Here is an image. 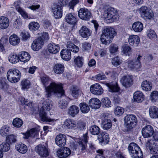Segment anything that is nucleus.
<instances>
[{"mask_svg":"<svg viewBox=\"0 0 158 158\" xmlns=\"http://www.w3.org/2000/svg\"><path fill=\"white\" fill-rule=\"evenodd\" d=\"M45 97L49 98L52 95V93L58 96V97L62 96L64 92L62 85L61 84L56 83L54 82H52L50 84L45 87Z\"/></svg>","mask_w":158,"mask_h":158,"instance_id":"1","label":"nucleus"},{"mask_svg":"<svg viewBox=\"0 0 158 158\" xmlns=\"http://www.w3.org/2000/svg\"><path fill=\"white\" fill-rule=\"evenodd\" d=\"M116 34V32L114 28L109 27H104L101 36V42L103 44H108L112 42Z\"/></svg>","mask_w":158,"mask_h":158,"instance_id":"2","label":"nucleus"},{"mask_svg":"<svg viewBox=\"0 0 158 158\" xmlns=\"http://www.w3.org/2000/svg\"><path fill=\"white\" fill-rule=\"evenodd\" d=\"M128 150L132 158H143L142 151L138 145L134 143H131L128 146Z\"/></svg>","mask_w":158,"mask_h":158,"instance_id":"3","label":"nucleus"},{"mask_svg":"<svg viewBox=\"0 0 158 158\" xmlns=\"http://www.w3.org/2000/svg\"><path fill=\"white\" fill-rule=\"evenodd\" d=\"M103 17L110 22L116 21L118 18V12L116 9L113 8H108L104 11L103 14Z\"/></svg>","mask_w":158,"mask_h":158,"instance_id":"4","label":"nucleus"},{"mask_svg":"<svg viewBox=\"0 0 158 158\" xmlns=\"http://www.w3.org/2000/svg\"><path fill=\"white\" fill-rule=\"evenodd\" d=\"M21 75L20 71L16 69H10L7 73V77L9 81L15 83L20 80Z\"/></svg>","mask_w":158,"mask_h":158,"instance_id":"5","label":"nucleus"},{"mask_svg":"<svg viewBox=\"0 0 158 158\" xmlns=\"http://www.w3.org/2000/svg\"><path fill=\"white\" fill-rule=\"evenodd\" d=\"M125 127L128 130H131L134 127L137 123L136 117L133 114L127 115L124 118Z\"/></svg>","mask_w":158,"mask_h":158,"instance_id":"6","label":"nucleus"},{"mask_svg":"<svg viewBox=\"0 0 158 158\" xmlns=\"http://www.w3.org/2000/svg\"><path fill=\"white\" fill-rule=\"evenodd\" d=\"M139 11L141 17L145 19H151L154 16L152 10L145 6H141Z\"/></svg>","mask_w":158,"mask_h":158,"instance_id":"7","label":"nucleus"},{"mask_svg":"<svg viewBox=\"0 0 158 158\" xmlns=\"http://www.w3.org/2000/svg\"><path fill=\"white\" fill-rule=\"evenodd\" d=\"M35 151L37 153L41 156L46 157L49 155V150L47 145L45 144H39L35 148Z\"/></svg>","mask_w":158,"mask_h":158,"instance_id":"8","label":"nucleus"},{"mask_svg":"<svg viewBox=\"0 0 158 158\" xmlns=\"http://www.w3.org/2000/svg\"><path fill=\"white\" fill-rule=\"evenodd\" d=\"M40 131V127H38L33 128L30 130L27 131L25 133H22V134L23 135V138L28 139L30 137L34 138L37 137Z\"/></svg>","mask_w":158,"mask_h":158,"instance_id":"9","label":"nucleus"},{"mask_svg":"<svg viewBox=\"0 0 158 158\" xmlns=\"http://www.w3.org/2000/svg\"><path fill=\"white\" fill-rule=\"evenodd\" d=\"M78 15L80 19L85 20H88L91 17L90 12L87 9H80L78 12Z\"/></svg>","mask_w":158,"mask_h":158,"instance_id":"10","label":"nucleus"},{"mask_svg":"<svg viewBox=\"0 0 158 158\" xmlns=\"http://www.w3.org/2000/svg\"><path fill=\"white\" fill-rule=\"evenodd\" d=\"M90 90L93 94L97 95H101L103 92V88L98 83H96L91 85Z\"/></svg>","mask_w":158,"mask_h":158,"instance_id":"11","label":"nucleus"},{"mask_svg":"<svg viewBox=\"0 0 158 158\" xmlns=\"http://www.w3.org/2000/svg\"><path fill=\"white\" fill-rule=\"evenodd\" d=\"M62 8L55 4L52 7V11L54 18L56 19L61 18L62 16Z\"/></svg>","mask_w":158,"mask_h":158,"instance_id":"12","label":"nucleus"},{"mask_svg":"<svg viewBox=\"0 0 158 158\" xmlns=\"http://www.w3.org/2000/svg\"><path fill=\"white\" fill-rule=\"evenodd\" d=\"M88 137L86 134L83 135V138L78 142V148L81 152H85L87 151V143L88 141Z\"/></svg>","mask_w":158,"mask_h":158,"instance_id":"13","label":"nucleus"},{"mask_svg":"<svg viewBox=\"0 0 158 158\" xmlns=\"http://www.w3.org/2000/svg\"><path fill=\"white\" fill-rule=\"evenodd\" d=\"M154 133L153 127L150 125L143 127L142 130V133L144 138H148L152 136Z\"/></svg>","mask_w":158,"mask_h":158,"instance_id":"14","label":"nucleus"},{"mask_svg":"<svg viewBox=\"0 0 158 158\" xmlns=\"http://www.w3.org/2000/svg\"><path fill=\"white\" fill-rule=\"evenodd\" d=\"M146 147L149 149L152 154L156 153L158 152L157 146L153 139L148 140L146 143Z\"/></svg>","mask_w":158,"mask_h":158,"instance_id":"15","label":"nucleus"},{"mask_svg":"<svg viewBox=\"0 0 158 158\" xmlns=\"http://www.w3.org/2000/svg\"><path fill=\"white\" fill-rule=\"evenodd\" d=\"M57 156L60 158H65L69 156L71 154V151L67 147H64L57 151Z\"/></svg>","mask_w":158,"mask_h":158,"instance_id":"16","label":"nucleus"},{"mask_svg":"<svg viewBox=\"0 0 158 158\" xmlns=\"http://www.w3.org/2000/svg\"><path fill=\"white\" fill-rule=\"evenodd\" d=\"M40 38H38L34 40L31 44V48L35 51H37L42 48L44 42Z\"/></svg>","mask_w":158,"mask_h":158,"instance_id":"17","label":"nucleus"},{"mask_svg":"<svg viewBox=\"0 0 158 158\" xmlns=\"http://www.w3.org/2000/svg\"><path fill=\"white\" fill-rule=\"evenodd\" d=\"M66 142V137L64 134H60L57 135L55 139V143L59 146H64Z\"/></svg>","mask_w":158,"mask_h":158,"instance_id":"18","label":"nucleus"},{"mask_svg":"<svg viewBox=\"0 0 158 158\" xmlns=\"http://www.w3.org/2000/svg\"><path fill=\"white\" fill-rule=\"evenodd\" d=\"M128 39L129 44L132 46L137 47L140 42L139 37L136 35L129 36Z\"/></svg>","mask_w":158,"mask_h":158,"instance_id":"19","label":"nucleus"},{"mask_svg":"<svg viewBox=\"0 0 158 158\" xmlns=\"http://www.w3.org/2000/svg\"><path fill=\"white\" fill-rule=\"evenodd\" d=\"M98 139L101 143H103L104 144H105L108 143L109 141V137L107 133L103 132L99 134L98 137Z\"/></svg>","mask_w":158,"mask_h":158,"instance_id":"20","label":"nucleus"},{"mask_svg":"<svg viewBox=\"0 0 158 158\" xmlns=\"http://www.w3.org/2000/svg\"><path fill=\"white\" fill-rule=\"evenodd\" d=\"M122 84L125 87H129L132 85V77L129 75L123 76L120 80Z\"/></svg>","mask_w":158,"mask_h":158,"instance_id":"21","label":"nucleus"},{"mask_svg":"<svg viewBox=\"0 0 158 158\" xmlns=\"http://www.w3.org/2000/svg\"><path fill=\"white\" fill-rule=\"evenodd\" d=\"M91 31L86 26H83L79 31V35L83 38H86L90 36Z\"/></svg>","mask_w":158,"mask_h":158,"instance_id":"22","label":"nucleus"},{"mask_svg":"<svg viewBox=\"0 0 158 158\" xmlns=\"http://www.w3.org/2000/svg\"><path fill=\"white\" fill-rule=\"evenodd\" d=\"M9 20L6 17L2 16L0 17V28L2 29L7 28L9 26Z\"/></svg>","mask_w":158,"mask_h":158,"instance_id":"23","label":"nucleus"},{"mask_svg":"<svg viewBox=\"0 0 158 158\" xmlns=\"http://www.w3.org/2000/svg\"><path fill=\"white\" fill-rule=\"evenodd\" d=\"M64 69V65L63 64L56 63L54 65L53 70L56 74H60L63 73Z\"/></svg>","mask_w":158,"mask_h":158,"instance_id":"24","label":"nucleus"},{"mask_svg":"<svg viewBox=\"0 0 158 158\" xmlns=\"http://www.w3.org/2000/svg\"><path fill=\"white\" fill-rule=\"evenodd\" d=\"M106 85L108 87V91L111 92H117L119 91V88L117 83L111 82L110 83H106Z\"/></svg>","mask_w":158,"mask_h":158,"instance_id":"25","label":"nucleus"},{"mask_svg":"<svg viewBox=\"0 0 158 158\" xmlns=\"http://www.w3.org/2000/svg\"><path fill=\"white\" fill-rule=\"evenodd\" d=\"M48 49L49 53L55 54L59 51L60 47L58 45L54 43H50L48 45Z\"/></svg>","mask_w":158,"mask_h":158,"instance_id":"26","label":"nucleus"},{"mask_svg":"<svg viewBox=\"0 0 158 158\" xmlns=\"http://www.w3.org/2000/svg\"><path fill=\"white\" fill-rule=\"evenodd\" d=\"M89 104L90 107L95 109L99 108L101 106L100 101L96 98L90 99L89 101Z\"/></svg>","mask_w":158,"mask_h":158,"instance_id":"27","label":"nucleus"},{"mask_svg":"<svg viewBox=\"0 0 158 158\" xmlns=\"http://www.w3.org/2000/svg\"><path fill=\"white\" fill-rule=\"evenodd\" d=\"M150 117L152 118H158V108L154 106H151L149 109Z\"/></svg>","mask_w":158,"mask_h":158,"instance_id":"28","label":"nucleus"},{"mask_svg":"<svg viewBox=\"0 0 158 158\" xmlns=\"http://www.w3.org/2000/svg\"><path fill=\"white\" fill-rule=\"evenodd\" d=\"M133 98L135 101L140 103L144 100V95L141 92L137 91L134 94Z\"/></svg>","mask_w":158,"mask_h":158,"instance_id":"29","label":"nucleus"},{"mask_svg":"<svg viewBox=\"0 0 158 158\" xmlns=\"http://www.w3.org/2000/svg\"><path fill=\"white\" fill-rule=\"evenodd\" d=\"M39 116L41 120L43 122H54L55 120L51 119L47 116L46 113L44 110H40V111Z\"/></svg>","mask_w":158,"mask_h":158,"instance_id":"30","label":"nucleus"},{"mask_svg":"<svg viewBox=\"0 0 158 158\" xmlns=\"http://www.w3.org/2000/svg\"><path fill=\"white\" fill-rule=\"evenodd\" d=\"M60 55L62 58L65 60H69L71 58L70 50L67 49H63L60 52Z\"/></svg>","mask_w":158,"mask_h":158,"instance_id":"31","label":"nucleus"},{"mask_svg":"<svg viewBox=\"0 0 158 158\" xmlns=\"http://www.w3.org/2000/svg\"><path fill=\"white\" fill-rule=\"evenodd\" d=\"M15 149L19 152L22 154L25 153L27 151V146L22 143H17L15 145Z\"/></svg>","mask_w":158,"mask_h":158,"instance_id":"32","label":"nucleus"},{"mask_svg":"<svg viewBox=\"0 0 158 158\" xmlns=\"http://www.w3.org/2000/svg\"><path fill=\"white\" fill-rule=\"evenodd\" d=\"M19 60L23 62L28 61L30 58V56L27 52L23 51L21 52L19 54Z\"/></svg>","mask_w":158,"mask_h":158,"instance_id":"33","label":"nucleus"},{"mask_svg":"<svg viewBox=\"0 0 158 158\" xmlns=\"http://www.w3.org/2000/svg\"><path fill=\"white\" fill-rule=\"evenodd\" d=\"M64 126L68 129H72L76 126V123L73 120L66 119L64 122Z\"/></svg>","mask_w":158,"mask_h":158,"instance_id":"34","label":"nucleus"},{"mask_svg":"<svg viewBox=\"0 0 158 158\" xmlns=\"http://www.w3.org/2000/svg\"><path fill=\"white\" fill-rule=\"evenodd\" d=\"M66 22L70 24H74L77 22V19L75 16L71 13L68 14L65 17Z\"/></svg>","mask_w":158,"mask_h":158,"instance_id":"35","label":"nucleus"},{"mask_svg":"<svg viewBox=\"0 0 158 158\" xmlns=\"http://www.w3.org/2000/svg\"><path fill=\"white\" fill-rule=\"evenodd\" d=\"M143 23L139 21L134 23L132 25V30L135 32H141L143 30Z\"/></svg>","mask_w":158,"mask_h":158,"instance_id":"36","label":"nucleus"},{"mask_svg":"<svg viewBox=\"0 0 158 158\" xmlns=\"http://www.w3.org/2000/svg\"><path fill=\"white\" fill-rule=\"evenodd\" d=\"M43 105L41 110L49 111L52 108L53 102L50 100L47 99L44 102Z\"/></svg>","mask_w":158,"mask_h":158,"instance_id":"37","label":"nucleus"},{"mask_svg":"<svg viewBox=\"0 0 158 158\" xmlns=\"http://www.w3.org/2000/svg\"><path fill=\"white\" fill-rule=\"evenodd\" d=\"M152 84L147 80L143 81L141 85L142 89L146 91H150L152 89Z\"/></svg>","mask_w":158,"mask_h":158,"instance_id":"38","label":"nucleus"},{"mask_svg":"<svg viewBox=\"0 0 158 158\" xmlns=\"http://www.w3.org/2000/svg\"><path fill=\"white\" fill-rule=\"evenodd\" d=\"M19 38L16 35H13L9 37V41L10 44L15 46L19 44L20 42Z\"/></svg>","mask_w":158,"mask_h":158,"instance_id":"39","label":"nucleus"},{"mask_svg":"<svg viewBox=\"0 0 158 158\" xmlns=\"http://www.w3.org/2000/svg\"><path fill=\"white\" fill-rule=\"evenodd\" d=\"M79 109L77 106L73 105L69 109L68 113L72 117H74L79 113Z\"/></svg>","mask_w":158,"mask_h":158,"instance_id":"40","label":"nucleus"},{"mask_svg":"<svg viewBox=\"0 0 158 158\" xmlns=\"http://www.w3.org/2000/svg\"><path fill=\"white\" fill-rule=\"evenodd\" d=\"M89 131L91 134L97 135L99 134L100 129L98 126L93 125L89 127Z\"/></svg>","mask_w":158,"mask_h":158,"instance_id":"41","label":"nucleus"},{"mask_svg":"<svg viewBox=\"0 0 158 158\" xmlns=\"http://www.w3.org/2000/svg\"><path fill=\"white\" fill-rule=\"evenodd\" d=\"M66 47L74 52L77 53L79 51V47L75 45L70 41H68L66 44Z\"/></svg>","mask_w":158,"mask_h":158,"instance_id":"42","label":"nucleus"},{"mask_svg":"<svg viewBox=\"0 0 158 158\" xmlns=\"http://www.w3.org/2000/svg\"><path fill=\"white\" fill-rule=\"evenodd\" d=\"M122 52L126 56H130L132 53L131 48L129 46L124 45L122 48Z\"/></svg>","mask_w":158,"mask_h":158,"instance_id":"43","label":"nucleus"},{"mask_svg":"<svg viewBox=\"0 0 158 158\" xmlns=\"http://www.w3.org/2000/svg\"><path fill=\"white\" fill-rule=\"evenodd\" d=\"M102 127L103 129L105 130H108L112 127L111 120L109 119H105L102 122Z\"/></svg>","mask_w":158,"mask_h":158,"instance_id":"44","label":"nucleus"},{"mask_svg":"<svg viewBox=\"0 0 158 158\" xmlns=\"http://www.w3.org/2000/svg\"><path fill=\"white\" fill-rule=\"evenodd\" d=\"M84 60L83 58L80 56L75 57L74 59V63L75 67H81L83 64Z\"/></svg>","mask_w":158,"mask_h":158,"instance_id":"45","label":"nucleus"},{"mask_svg":"<svg viewBox=\"0 0 158 158\" xmlns=\"http://www.w3.org/2000/svg\"><path fill=\"white\" fill-rule=\"evenodd\" d=\"M23 124V120L20 118H14L12 122L13 126L17 128L21 127Z\"/></svg>","mask_w":158,"mask_h":158,"instance_id":"46","label":"nucleus"},{"mask_svg":"<svg viewBox=\"0 0 158 158\" xmlns=\"http://www.w3.org/2000/svg\"><path fill=\"white\" fill-rule=\"evenodd\" d=\"M10 127L7 125H4L1 128L0 134L3 137L6 136L9 133Z\"/></svg>","mask_w":158,"mask_h":158,"instance_id":"47","label":"nucleus"},{"mask_svg":"<svg viewBox=\"0 0 158 158\" xmlns=\"http://www.w3.org/2000/svg\"><path fill=\"white\" fill-rule=\"evenodd\" d=\"M135 62V60H131L128 59L127 60L128 67L132 69H138L139 67L138 66Z\"/></svg>","mask_w":158,"mask_h":158,"instance_id":"48","label":"nucleus"},{"mask_svg":"<svg viewBox=\"0 0 158 158\" xmlns=\"http://www.w3.org/2000/svg\"><path fill=\"white\" fill-rule=\"evenodd\" d=\"M80 107L81 111L83 113H87L90 110L89 106L84 102L80 103Z\"/></svg>","mask_w":158,"mask_h":158,"instance_id":"49","label":"nucleus"},{"mask_svg":"<svg viewBox=\"0 0 158 158\" xmlns=\"http://www.w3.org/2000/svg\"><path fill=\"white\" fill-rule=\"evenodd\" d=\"M102 106L105 107H111V103L110 99L107 97L103 98L101 100Z\"/></svg>","mask_w":158,"mask_h":158,"instance_id":"50","label":"nucleus"},{"mask_svg":"<svg viewBox=\"0 0 158 158\" xmlns=\"http://www.w3.org/2000/svg\"><path fill=\"white\" fill-rule=\"evenodd\" d=\"M9 60L12 63H16L19 60V56L16 54H11L9 56Z\"/></svg>","mask_w":158,"mask_h":158,"instance_id":"51","label":"nucleus"},{"mask_svg":"<svg viewBox=\"0 0 158 158\" xmlns=\"http://www.w3.org/2000/svg\"><path fill=\"white\" fill-rule=\"evenodd\" d=\"M0 150L2 152H6L10 149V145L9 143L3 142L0 145Z\"/></svg>","mask_w":158,"mask_h":158,"instance_id":"52","label":"nucleus"},{"mask_svg":"<svg viewBox=\"0 0 158 158\" xmlns=\"http://www.w3.org/2000/svg\"><path fill=\"white\" fill-rule=\"evenodd\" d=\"M71 95L73 97H76L79 94L80 90L76 86H73L71 89Z\"/></svg>","mask_w":158,"mask_h":158,"instance_id":"53","label":"nucleus"},{"mask_svg":"<svg viewBox=\"0 0 158 158\" xmlns=\"http://www.w3.org/2000/svg\"><path fill=\"white\" fill-rule=\"evenodd\" d=\"M21 85L23 90L27 89L30 87V83L28 80L26 79H23L21 81Z\"/></svg>","mask_w":158,"mask_h":158,"instance_id":"54","label":"nucleus"},{"mask_svg":"<svg viewBox=\"0 0 158 158\" xmlns=\"http://www.w3.org/2000/svg\"><path fill=\"white\" fill-rule=\"evenodd\" d=\"M40 27V24L36 22H31L29 25V29L32 31H34L38 30Z\"/></svg>","mask_w":158,"mask_h":158,"instance_id":"55","label":"nucleus"},{"mask_svg":"<svg viewBox=\"0 0 158 158\" xmlns=\"http://www.w3.org/2000/svg\"><path fill=\"white\" fill-rule=\"evenodd\" d=\"M16 135L12 134L8 135L6 137V140L7 142L11 143H15L17 141Z\"/></svg>","mask_w":158,"mask_h":158,"instance_id":"56","label":"nucleus"},{"mask_svg":"<svg viewBox=\"0 0 158 158\" xmlns=\"http://www.w3.org/2000/svg\"><path fill=\"white\" fill-rule=\"evenodd\" d=\"M112 64L115 66H117L122 63V60L118 56L115 57L112 60Z\"/></svg>","mask_w":158,"mask_h":158,"instance_id":"57","label":"nucleus"},{"mask_svg":"<svg viewBox=\"0 0 158 158\" xmlns=\"http://www.w3.org/2000/svg\"><path fill=\"white\" fill-rule=\"evenodd\" d=\"M150 100L152 102H156L158 100V92L154 91L150 94Z\"/></svg>","mask_w":158,"mask_h":158,"instance_id":"58","label":"nucleus"},{"mask_svg":"<svg viewBox=\"0 0 158 158\" xmlns=\"http://www.w3.org/2000/svg\"><path fill=\"white\" fill-rule=\"evenodd\" d=\"M147 36L150 39H155L156 38L157 35L154 31L152 29H149L147 32Z\"/></svg>","mask_w":158,"mask_h":158,"instance_id":"59","label":"nucleus"},{"mask_svg":"<svg viewBox=\"0 0 158 158\" xmlns=\"http://www.w3.org/2000/svg\"><path fill=\"white\" fill-rule=\"evenodd\" d=\"M41 80L42 83L45 88L47 87V85L49 82V78L48 76L44 75L41 77Z\"/></svg>","mask_w":158,"mask_h":158,"instance_id":"60","label":"nucleus"},{"mask_svg":"<svg viewBox=\"0 0 158 158\" xmlns=\"http://www.w3.org/2000/svg\"><path fill=\"white\" fill-rule=\"evenodd\" d=\"M124 112L123 108L120 106H117L114 110V114L116 115L120 116Z\"/></svg>","mask_w":158,"mask_h":158,"instance_id":"61","label":"nucleus"},{"mask_svg":"<svg viewBox=\"0 0 158 158\" xmlns=\"http://www.w3.org/2000/svg\"><path fill=\"white\" fill-rule=\"evenodd\" d=\"M67 105L68 102L64 99H61L59 102V106L62 109L65 108Z\"/></svg>","mask_w":158,"mask_h":158,"instance_id":"62","label":"nucleus"},{"mask_svg":"<svg viewBox=\"0 0 158 158\" xmlns=\"http://www.w3.org/2000/svg\"><path fill=\"white\" fill-rule=\"evenodd\" d=\"M118 49V46L116 44H111L110 47V51L111 53H114L117 52Z\"/></svg>","mask_w":158,"mask_h":158,"instance_id":"63","label":"nucleus"},{"mask_svg":"<svg viewBox=\"0 0 158 158\" xmlns=\"http://www.w3.org/2000/svg\"><path fill=\"white\" fill-rule=\"evenodd\" d=\"M18 11L21 15L22 16L24 19H27L28 18L27 13L23 10L21 8L19 7L17 8Z\"/></svg>","mask_w":158,"mask_h":158,"instance_id":"64","label":"nucleus"}]
</instances>
